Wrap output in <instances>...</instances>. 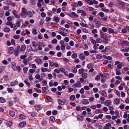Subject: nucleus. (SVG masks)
Wrapping results in <instances>:
<instances>
[{
  "instance_id": "f257e3e1",
  "label": "nucleus",
  "mask_w": 129,
  "mask_h": 129,
  "mask_svg": "<svg viewBox=\"0 0 129 129\" xmlns=\"http://www.w3.org/2000/svg\"><path fill=\"white\" fill-rule=\"evenodd\" d=\"M27 11L26 9L24 8H23L22 9V13H21V15L22 17H25L27 16Z\"/></svg>"
},
{
  "instance_id": "f03ea898",
  "label": "nucleus",
  "mask_w": 129,
  "mask_h": 129,
  "mask_svg": "<svg viewBox=\"0 0 129 129\" xmlns=\"http://www.w3.org/2000/svg\"><path fill=\"white\" fill-rule=\"evenodd\" d=\"M81 86V83L80 81H77V82L75 83L72 86V87L74 88H76V87H80Z\"/></svg>"
},
{
  "instance_id": "7ed1b4c3",
  "label": "nucleus",
  "mask_w": 129,
  "mask_h": 129,
  "mask_svg": "<svg viewBox=\"0 0 129 129\" xmlns=\"http://www.w3.org/2000/svg\"><path fill=\"white\" fill-rule=\"evenodd\" d=\"M20 46L19 45L17 46V49H15L14 50V54L16 56H17L18 55V51L19 50Z\"/></svg>"
},
{
  "instance_id": "20e7f679",
  "label": "nucleus",
  "mask_w": 129,
  "mask_h": 129,
  "mask_svg": "<svg viewBox=\"0 0 129 129\" xmlns=\"http://www.w3.org/2000/svg\"><path fill=\"white\" fill-rule=\"evenodd\" d=\"M12 12L13 14L14 15L15 17L17 18H20V17L19 15L16 12L15 10H13Z\"/></svg>"
},
{
  "instance_id": "39448f33",
  "label": "nucleus",
  "mask_w": 129,
  "mask_h": 129,
  "mask_svg": "<svg viewBox=\"0 0 129 129\" xmlns=\"http://www.w3.org/2000/svg\"><path fill=\"white\" fill-rule=\"evenodd\" d=\"M11 67L13 70L16 71V66L15 62H12L11 63Z\"/></svg>"
},
{
  "instance_id": "423d86ee",
  "label": "nucleus",
  "mask_w": 129,
  "mask_h": 129,
  "mask_svg": "<svg viewBox=\"0 0 129 129\" xmlns=\"http://www.w3.org/2000/svg\"><path fill=\"white\" fill-rule=\"evenodd\" d=\"M114 104L115 105H118L120 103V100L118 98H115L114 100Z\"/></svg>"
},
{
  "instance_id": "0eeeda50",
  "label": "nucleus",
  "mask_w": 129,
  "mask_h": 129,
  "mask_svg": "<svg viewBox=\"0 0 129 129\" xmlns=\"http://www.w3.org/2000/svg\"><path fill=\"white\" fill-rule=\"evenodd\" d=\"M100 37L102 39H105L107 37V36L104 34L101 31H100Z\"/></svg>"
},
{
  "instance_id": "6e6552de",
  "label": "nucleus",
  "mask_w": 129,
  "mask_h": 129,
  "mask_svg": "<svg viewBox=\"0 0 129 129\" xmlns=\"http://www.w3.org/2000/svg\"><path fill=\"white\" fill-rule=\"evenodd\" d=\"M82 103L84 105H88L89 104V102L86 99H84L81 101Z\"/></svg>"
},
{
  "instance_id": "1a4fd4ad",
  "label": "nucleus",
  "mask_w": 129,
  "mask_h": 129,
  "mask_svg": "<svg viewBox=\"0 0 129 129\" xmlns=\"http://www.w3.org/2000/svg\"><path fill=\"white\" fill-rule=\"evenodd\" d=\"M79 58L81 60H84L85 59L84 55L82 53L80 54L79 55Z\"/></svg>"
},
{
  "instance_id": "9d476101",
  "label": "nucleus",
  "mask_w": 129,
  "mask_h": 129,
  "mask_svg": "<svg viewBox=\"0 0 129 129\" xmlns=\"http://www.w3.org/2000/svg\"><path fill=\"white\" fill-rule=\"evenodd\" d=\"M26 122L25 121H23L20 123L19 124L20 126L21 127H24L26 125Z\"/></svg>"
},
{
  "instance_id": "9b49d317",
  "label": "nucleus",
  "mask_w": 129,
  "mask_h": 129,
  "mask_svg": "<svg viewBox=\"0 0 129 129\" xmlns=\"http://www.w3.org/2000/svg\"><path fill=\"white\" fill-rule=\"evenodd\" d=\"M53 20L56 22L58 23L59 21V18L57 16H55L53 19Z\"/></svg>"
},
{
  "instance_id": "f8f14e48",
  "label": "nucleus",
  "mask_w": 129,
  "mask_h": 129,
  "mask_svg": "<svg viewBox=\"0 0 129 129\" xmlns=\"http://www.w3.org/2000/svg\"><path fill=\"white\" fill-rule=\"evenodd\" d=\"M28 15V16L29 18H31L33 16V14L32 13V12L30 11H28L27 13V15Z\"/></svg>"
},
{
  "instance_id": "ddd939ff",
  "label": "nucleus",
  "mask_w": 129,
  "mask_h": 129,
  "mask_svg": "<svg viewBox=\"0 0 129 129\" xmlns=\"http://www.w3.org/2000/svg\"><path fill=\"white\" fill-rule=\"evenodd\" d=\"M111 125L110 123H108L106 124L105 126H104L103 128V129H109V127Z\"/></svg>"
},
{
  "instance_id": "4468645a",
  "label": "nucleus",
  "mask_w": 129,
  "mask_h": 129,
  "mask_svg": "<svg viewBox=\"0 0 129 129\" xmlns=\"http://www.w3.org/2000/svg\"><path fill=\"white\" fill-rule=\"evenodd\" d=\"M99 93L102 95L106 96L107 95L106 93V92L103 91H101L99 92Z\"/></svg>"
},
{
  "instance_id": "2eb2a0df",
  "label": "nucleus",
  "mask_w": 129,
  "mask_h": 129,
  "mask_svg": "<svg viewBox=\"0 0 129 129\" xmlns=\"http://www.w3.org/2000/svg\"><path fill=\"white\" fill-rule=\"evenodd\" d=\"M111 104V102L108 100L106 101L105 102V105L106 106H109Z\"/></svg>"
},
{
  "instance_id": "dca6fc26",
  "label": "nucleus",
  "mask_w": 129,
  "mask_h": 129,
  "mask_svg": "<svg viewBox=\"0 0 129 129\" xmlns=\"http://www.w3.org/2000/svg\"><path fill=\"white\" fill-rule=\"evenodd\" d=\"M35 109L37 110L38 112L39 111L41 110L42 108L41 107L40 105H36L35 106Z\"/></svg>"
},
{
  "instance_id": "f3484780",
  "label": "nucleus",
  "mask_w": 129,
  "mask_h": 129,
  "mask_svg": "<svg viewBox=\"0 0 129 129\" xmlns=\"http://www.w3.org/2000/svg\"><path fill=\"white\" fill-rule=\"evenodd\" d=\"M57 102L58 103L59 105H63L64 104V103L61 100L58 99Z\"/></svg>"
},
{
  "instance_id": "a211bd4d",
  "label": "nucleus",
  "mask_w": 129,
  "mask_h": 129,
  "mask_svg": "<svg viewBox=\"0 0 129 129\" xmlns=\"http://www.w3.org/2000/svg\"><path fill=\"white\" fill-rule=\"evenodd\" d=\"M35 61L38 64H41L42 63L41 59H36Z\"/></svg>"
},
{
  "instance_id": "6ab92c4d",
  "label": "nucleus",
  "mask_w": 129,
  "mask_h": 129,
  "mask_svg": "<svg viewBox=\"0 0 129 129\" xmlns=\"http://www.w3.org/2000/svg\"><path fill=\"white\" fill-rule=\"evenodd\" d=\"M26 47L24 45H22L20 49V48L19 50H21L22 51H24Z\"/></svg>"
},
{
  "instance_id": "aec40b11",
  "label": "nucleus",
  "mask_w": 129,
  "mask_h": 129,
  "mask_svg": "<svg viewBox=\"0 0 129 129\" xmlns=\"http://www.w3.org/2000/svg\"><path fill=\"white\" fill-rule=\"evenodd\" d=\"M117 4H118L124 6L125 4L124 3L121 1H118L117 2Z\"/></svg>"
},
{
  "instance_id": "412c9836",
  "label": "nucleus",
  "mask_w": 129,
  "mask_h": 129,
  "mask_svg": "<svg viewBox=\"0 0 129 129\" xmlns=\"http://www.w3.org/2000/svg\"><path fill=\"white\" fill-rule=\"evenodd\" d=\"M14 48L13 47H11L9 48V53L10 54H12L13 52Z\"/></svg>"
},
{
  "instance_id": "4be33fe9",
  "label": "nucleus",
  "mask_w": 129,
  "mask_h": 129,
  "mask_svg": "<svg viewBox=\"0 0 129 129\" xmlns=\"http://www.w3.org/2000/svg\"><path fill=\"white\" fill-rule=\"evenodd\" d=\"M115 71H116V75L118 76H120L121 74V73L120 71V70L116 69H115Z\"/></svg>"
},
{
  "instance_id": "5701e85b",
  "label": "nucleus",
  "mask_w": 129,
  "mask_h": 129,
  "mask_svg": "<svg viewBox=\"0 0 129 129\" xmlns=\"http://www.w3.org/2000/svg\"><path fill=\"white\" fill-rule=\"evenodd\" d=\"M72 72L74 73H76L77 72V70L76 68L74 67H73L72 68Z\"/></svg>"
},
{
  "instance_id": "b1692460",
  "label": "nucleus",
  "mask_w": 129,
  "mask_h": 129,
  "mask_svg": "<svg viewBox=\"0 0 129 129\" xmlns=\"http://www.w3.org/2000/svg\"><path fill=\"white\" fill-rule=\"evenodd\" d=\"M29 24V22L28 21H26L25 23H24L22 25V26L24 28L26 27Z\"/></svg>"
},
{
  "instance_id": "393cba45",
  "label": "nucleus",
  "mask_w": 129,
  "mask_h": 129,
  "mask_svg": "<svg viewBox=\"0 0 129 129\" xmlns=\"http://www.w3.org/2000/svg\"><path fill=\"white\" fill-rule=\"evenodd\" d=\"M77 119L78 120L82 121L83 120V117L80 115H78L77 116Z\"/></svg>"
},
{
  "instance_id": "a878e982",
  "label": "nucleus",
  "mask_w": 129,
  "mask_h": 129,
  "mask_svg": "<svg viewBox=\"0 0 129 129\" xmlns=\"http://www.w3.org/2000/svg\"><path fill=\"white\" fill-rule=\"evenodd\" d=\"M10 115L11 117H14L15 115V113L12 111H11L10 112Z\"/></svg>"
},
{
  "instance_id": "bb28decb",
  "label": "nucleus",
  "mask_w": 129,
  "mask_h": 129,
  "mask_svg": "<svg viewBox=\"0 0 129 129\" xmlns=\"http://www.w3.org/2000/svg\"><path fill=\"white\" fill-rule=\"evenodd\" d=\"M26 118V117L22 114H21L19 117V118L21 119H24Z\"/></svg>"
},
{
  "instance_id": "cd10ccee",
  "label": "nucleus",
  "mask_w": 129,
  "mask_h": 129,
  "mask_svg": "<svg viewBox=\"0 0 129 129\" xmlns=\"http://www.w3.org/2000/svg\"><path fill=\"white\" fill-rule=\"evenodd\" d=\"M6 124L8 126L10 127L12 125V122L11 121H9L7 122Z\"/></svg>"
},
{
  "instance_id": "c85d7f7f",
  "label": "nucleus",
  "mask_w": 129,
  "mask_h": 129,
  "mask_svg": "<svg viewBox=\"0 0 129 129\" xmlns=\"http://www.w3.org/2000/svg\"><path fill=\"white\" fill-rule=\"evenodd\" d=\"M29 61V59H24L23 60V62L24 63L25 65H26Z\"/></svg>"
},
{
  "instance_id": "c756f323",
  "label": "nucleus",
  "mask_w": 129,
  "mask_h": 129,
  "mask_svg": "<svg viewBox=\"0 0 129 129\" xmlns=\"http://www.w3.org/2000/svg\"><path fill=\"white\" fill-rule=\"evenodd\" d=\"M10 28L8 27H6L4 29V31L6 33L9 32L10 31Z\"/></svg>"
},
{
  "instance_id": "7c9ffc66",
  "label": "nucleus",
  "mask_w": 129,
  "mask_h": 129,
  "mask_svg": "<svg viewBox=\"0 0 129 129\" xmlns=\"http://www.w3.org/2000/svg\"><path fill=\"white\" fill-rule=\"evenodd\" d=\"M42 125L43 126H45L47 124V122L46 121L43 120L41 122Z\"/></svg>"
},
{
  "instance_id": "2f4dec72",
  "label": "nucleus",
  "mask_w": 129,
  "mask_h": 129,
  "mask_svg": "<svg viewBox=\"0 0 129 129\" xmlns=\"http://www.w3.org/2000/svg\"><path fill=\"white\" fill-rule=\"evenodd\" d=\"M108 31L110 33L114 34V30L113 29L109 28L108 29Z\"/></svg>"
},
{
  "instance_id": "473e14b6",
  "label": "nucleus",
  "mask_w": 129,
  "mask_h": 129,
  "mask_svg": "<svg viewBox=\"0 0 129 129\" xmlns=\"http://www.w3.org/2000/svg\"><path fill=\"white\" fill-rule=\"evenodd\" d=\"M102 10L103 11L106 13L109 12H110L109 10L104 8H102Z\"/></svg>"
},
{
  "instance_id": "72a5a7b5",
  "label": "nucleus",
  "mask_w": 129,
  "mask_h": 129,
  "mask_svg": "<svg viewBox=\"0 0 129 129\" xmlns=\"http://www.w3.org/2000/svg\"><path fill=\"white\" fill-rule=\"evenodd\" d=\"M87 74L86 73H85L82 74V75L83 78L86 79L87 77Z\"/></svg>"
},
{
  "instance_id": "f704fd0d",
  "label": "nucleus",
  "mask_w": 129,
  "mask_h": 129,
  "mask_svg": "<svg viewBox=\"0 0 129 129\" xmlns=\"http://www.w3.org/2000/svg\"><path fill=\"white\" fill-rule=\"evenodd\" d=\"M81 15L83 17L85 16H86V13L83 10H82L81 13Z\"/></svg>"
},
{
  "instance_id": "c9c22d12",
  "label": "nucleus",
  "mask_w": 129,
  "mask_h": 129,
  "mask_svg": "<svg viewBox=\"0 0 129 129\" xmlns=\"http://www.w3.org/2000/svg\"><path fill=\"white\" fill-rule=\"evenodd\" d=\"M102 40L100 38H97L96 40V43H101L102 42Z\"/></svg>"
},
{
  "instance_id": "e433bc0d",
  "label": "nucleus",
  "mask_w": 129,
  "mask_h": 129,
  "mask_svg": "<svg viewBox=\"0 0 129 129\" xmlns=\"http://www.w3.org/2000/svg\"><path fill=\"white\" fill-rule=\"evenodd\" d=\"M84 71V69H81L79 70V72L80 74H82Z\"/></svg>"
},
{
  "instance_id": "4c0bfd02",
  "label": "nucleus",
  "mask_w": 129,
  "mask_h": 129,
  "mask_svg": "<svg viewBox=\"0 0 129 129\" xmlns=\"http://www.w3.org/2000/svg\"><path fill=\"white\" fill-rule=\"evenodd\" d=\"M75 98V96L74 95H71L70 97V100L74 101Z\"/></svg>"
},
{
  "instance_id": "58836bf2",
  "label": "nucleus",
  "mask_w": 129,
  "mask_h": 129,
  "mask_svg": "<svg viewBox=\"0 0 129 129\" xmlns=\"http://www.w3.org/2000/svg\"><path fill=\"white\" fill-rule=\"evenodd\" d=\"M103 41L104 43L107 44L108 43V39H107V37L105 39H103Z\"/></svg>"
},
{
  "instance_id": "ea45409f",
  "label": "nucleus",
  "mask_w": 129,
  "mask_h": 129,
  "mask_svg": "<svg viewBox=\"0 0 129 129\" xmlns=\"http://www.w3.org/2000/svg\"><path fill=\"white\" fill-rule=\"evenodd\" d=\"M72 58L74 59L75 58H77V55L76 53H74L72 55Z\"/></svg>"
},
{
  "instance_id": "a19ab883",
  "label": "nucleus",
  "mask_w": 129,
  "mask_h": 129,
  "mask_svg": "<svg viewBox=\"0 0 129 129\" xmlns=\"http://www.w3.org/2000/svg\"><path fill=\"white\" fill-rule=\"evenodd\" d=\"M5 68V67L3 66L0 67V73H2L3 71Z\"/></svg>"
},
{
  "instance_id": "79ce46f5",
  "label": "nucleus",
  "mask_w": 129,
  "mask_h": 129,
  "mask_svg": "<svg viewBox=\"0 0 129 129\" xmlns=\"http://www.w3.org/2000/svg\"><path fill=\"white\" fill-rule=\"evenodd\" d=\"M27 49L28 51H33V49L31 47H27Z\"/></svg>"
},
{
  "instance_id": "37998d69",
  "label": "nucleus",
  "mask_w": 129,
  "mask_h": 129,
  "mask_svg": "<svg viewBox=\"0 0 129 129\" xmlns=\"http://www.w3.org/2000/svg\"><path fill=\"white\" fill-rule=\"evenodd\" d=\"M100 100L101 101H102V102H101V103L102 104L103 103V102L105 100V99L104 97L102 96L100 97Z\"/></svg>"
},
{
  "instance_id": "c03bdc74",
  "label": "nucleus",
  "mask_w": 129,
  "mask_h": 129,
  "mask_svg": "<svg viewBox=\"0 0 129 129\" xmlns=\"http://www.w3.org/2000/svg\"><path fill=\"white\" fill-rule=\"evenodd\" d=\"M71 14L72 15L76 17L77 18L78 17V15L75 12H72Z\"/></svg>"
},
{
  "instance_id": "a18cd8bd",
  "label": "nucleus",
  "mask_w": 129,
  "mask_h": 129,
  "mask_svg": "<svg viewBox=\"0 0 129 129\" xmlns=\"http://www.w3.org/2000/svg\"><path fill=\"white\" fill-rule=\"evenodd\" d=\"M41 16L42 18H44L46 16V14L44 12H42L41 14Z\"/></svg>"
},
{
  "instance_id": "49530a36",
  "label": "nucleus",
  "mask_w": 129,
  "mask_h": 129,
  "mask_svg": "<svg viewBox=\"0 0 129 129\" xmlns=\"http://www.w3.org/2000/svg\"><path fill=\"white\" fill-rule=\"evenodd\" d=\"M80 25L83 27H87V25L86 24L82 23H80Z\"/></svg>"
},
{
  "instance_id": "de8ad7c7",
  "label": "nucleus",
  "mask_w": 129,
  "mask_h": 129,
  "mask_svg": "<svg viewBox=\"0 0 129 129\" xmlns=\"http://www.w3.org/2000/svg\"><path fill=\"white\" fill-rule=\"evenodd\" d=\"M7 90L10 92H13V90L11 88H8L7 89Z\"/></svg>"
},
{
  "instance_id": "09e8293b",
  "label": "nucleus",
  "mask_w": 129,
  "mask_h": 129,
  "mask_svg": "<svg viewBox=\"0 0 129 129\" xmlns=\"http://www.w3.org/2000/svg\"><path fill=\"white\" fill-rule=\"evenodd\" d=\"M47 100H48L50 102H51L52 101V99L49 96H47Z\"/></svg>"
},
{
  "instance_id": "8fccbe9b",
  "label": "nucleus",
  "mask_w": 129,
  "mask_h": 129,
  "mask_svg": "<svg viewBox=\"0 0 129 129\" xmlns=\"http://www.w3.org/2000/svg\"><path fill=\"white\" fill-rule=\"evenodd\" d=\"M90 52L91 53H96L97 52V51L94 50H89Z\"/></svg>"
},
{
  "instance_id": "3c124183",
  "label": "nucleus",
  "mask_w": 129,
  "mask_h": 129,
  "mask_svg": "<svg viewBox=\"0 0 129 129\" xmlns=\"http://www.w3.org/2000/svg\"><path fill=\"white\" fill-rule=\"evenodd\" d=\"M9 2H10V5L12 6L13 7H15V5L14 3L11 2V1H9Z\"/></svg>"
},
{
  "instance_id": "603ef678",
  "label": "nucleus",
  "mask_w": 129,
  "mask_h": 129,
  "mask_svg": "<svg viewBox=\"0 0 129 129\" xmlns=\"http://www.w3.org/2000/svg\"><path fill=\"white\" fill-rule=\"evenodd\" d=\"M0 99L1 100V103H4L6 102V100L4 99L3 98H1Z\"/></svg>"
},
{
  "instance_id": "864d4df0",
  "label": "nucleus",
  "mask_w": 129,
  "mask_h": 129,
  "mask_svg": "<svg viewBox=\"0 0 129 129\" xmlns=\"http://www.w3.org/2000/svg\"><path fill=\"white\" fill-rule=\"evenodd\" d=\"M101 24L99 21L96 22L95 24V25L96 26L99 27L100 26Z\"/></svg>"
},
{
  "instance_id": "5fc2aeb1",
  "label": "nucleus",
  "mask_w": 129,
  "mask_h": 129,
  "mask_svg": "<svg viewBox=\"0 0 129 129\" xmlns=\"http://www.w3.org/2000/svg\"><path fill=\"white\" fill-rule=\"evenodd\" d=\"M102 30L104 32H106L107 31V28L104 27H102Z\"/></svg>"
},
{
  "instance_id": "6e6d98bb",
  "label": "nucleus",
  "mask_w": 129,
  "mask_h": 129,
  "mask_svg": "<svg viewBox=\"0 0 129 129\" xmlns=\"http://www.w3.org/2000/svg\"><path fill=\"white\" fill-rule=\"evenodd\" d=\"M28 68L27 67H25L23 68V71L24 73H26V72L28 70Z\"/></svg>"
},
{
  "instance_id": "4d7b16f0",
  "label": "nucleus",
  "mask_w": 129,
  "mask_h": 129,
  "mask_svg": "<svg viewBox=\"0 0 129 129\" xmlns=\"http://www.w3.org/2000/svg\"><path fill=\"white\" fill-rule=\"evenodd\" d=\"M96 58L98 59H101L102 57V56L100 54H98L96 55Z\"/></svg>"
},
{
  "instance_id": "13d9d810",
  "label": "nucleus",
  "mask_w": 129,
  "mask_h": 129,
  "mask_svg": "<svg viewBox=\"0 0 129 129\" xmlns=\"http://www.w3.org/2000/svg\"><path fill=\"white\" fill-rule=\"evenodd\" d=\"M27 56L26 55H21L20 58L22 59H24L27 57Z\"/></svg>"
},
{
  "instance_id": "bf43d9fd",
  "label": "nucleus",
  "mask_w": 129,
  "mask_h": 129,
  "mask_svg": "<svg viewBox=\"0 0 129 129\" xmlns=\"http://www.w3.org/2000/svg\"><path fill=\"white\" fill-rule=\"evenodd\" d=\"M123 44H125L128 46H129V43L127 41H123Z\"/></svg>"
},
{
  "instance_id": "052dcab7",
  "label": "nucleus",
  "mask_w": 129,
  "mask_h": 129,
  "mask_svg": "<svg viewBox=\"0 0 129 129\" xmlns=\"http://www.w3.org/2000/svg\"><path fill=\"white\" fill-rule=\"evenodd\" d=\"M30 4L32 5H34L36 4L35 0H31L30 1Z\"/></svg>"
},
{
  "instance_id": "680f3d73",
  "label": "nucleus",
  "mask_w": 129,
  "mask_h": 129,
  "mask_svg": "<svg viewBox=\"0 0 129 129\" xmlns=\"http://www.w3.org/2000/svg\"><path fill=\"white\" fill-rule=\"evenodd\" d=\"M41 70L42 72H44L46 71L47 70V69L46 68H42L41 69Z\"/></svg>"
},
{
  "instance_id": "e2e57ef3",
  "label": "nucleus",
  "mask_w": 129,
  "mask_h": 129,
  "mask_svg": "<svg viewBox=\"0 0 129 129\" xmlns=\"http://www.w3.org/2000/svg\"><path fill=\"white\" fill-rule=\"evenodd\" d=\"M80 92L82 94H83L84 93V91L83 88H82L81 89L80 91Z\"/></svg>"
},
{
  "instance_id": "0e129e2a",
  "label": "nucleus",
  "mask_w": 129,
  "mask_h": 129,
  "mask_svg": "<svg viewBox=\"0 0 129 129\" xmlns=\"http://www.w3.org/2000/svg\"><path fill=\"white\" fill-rule=\"evenodd\" d=\"M4 79L6 81H7L8 80V77L6 75H5L3 76Z\"/></svg>"
},
{
  "instance_id": "69168bd1",
  "label": "nucleus",
  "mask_w": 129,
  "mask_h": 129,
  "mask_svg": "<svg viewBox=\"0 0 129 129\" xmlns=\"http://www.w3.org/2000/svg\"><path fill=\"white\" fill-rule=\"evenodd\" d=\"M57 40L56 39H54L52 41V43L53 44L56 43H57Z\"/></svg>"
},
{
  "instance_id": "338daca9",
  "label": "nucleus",
  "mask_w": 129,
  "mask_h": 129,
  "mask_svg": "<svg viewBox=\"0 0 129 129\" xmlns=\"http://www.w3.org/2000/svg\"><path fill=\"white\" fill-rule=\"evenodd\" d=\"M50 118L52 122H54L55 118L53 116H51L50 117Z\"/></svg>"
},
{
  "instance_id": "774afa93",
  "label": "nucleus",
  "mask_w": 129,
  "mask_h": 129,
  "mask_svg": "<svg viewBox=\"0 0 129 129\" xmlns=\"http://www.w3.org/2000/svg\"><path fill=\"white\" fill-rule=\"evenodd\" d=\"M93 90L94 93H96L98 91V89L96 88H94L93 89Z\"/></svg>"
}]
</instances>
